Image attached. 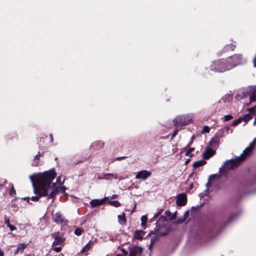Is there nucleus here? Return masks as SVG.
Returning a JSON list of instances; mask_svg holds the SVG:
<instances>
[{
	"label": "nucleus",
	"mask_w": 256,
	"mask_h": 256,
	"mask_svg": "<svg viewBox=\"0 0 256 256\" xmlns=\"http://www.w3.org/2000/svg\"><path fill=\"white\" fill-rule=\"evenodd\" d=\"M56 176V174L54 170H49L40 174L36 179V185L33 184L34 193L37 196L30 198L25 197L23 199L28 202L29 200L37 202L41 196H48V198H54L58 193V190L54 186H50V184Z\"/></svg>",
	"instance_id": "f257e3e1"
},
{
	"label": "nucleus",
	"mask_w": 256,
	"mask_h": 256,
	"mask_svg": "<svg viewBox=\"0 0 256 256\" xmlns=\"http://www.w3.org/2000/svg\"><path fill=\"white\" fill-rule=\"evenodd\" d=\"M256 144V138H254L248 146L246 148L241 155L234 160H230L226 162L225 168L228 170H233L237 168L240 163L248 156Z\"/></svg>",
	"instance_id": "f03ea898"
},
{
	"label": "nucleus",
	"mask_w": 256,
	"mask_h": 256,
	"mask_svg": "<svg viewBox=\"0 0 256 256\" xmlns=\"http://www.w3.org/2000/svg\"><path fill=\"white\" fill-rule=\"evenodd\" d=\"M228 64V67H223L218 70L220 71H226L229 70L237 65L242 64V58L241 54H234L232 56L228 58L227 59Z\"/></svg>",
	"instance_id": "7ed1b4c3"
},
{
	"label": "nucleus",
	"mask_w": 256,
	"mask_h": 256,
	"mask_svg": "<svg viewBox=\"0 0 256 256\" xmlns=\"http://www.w3.org/2000/svg\"><path fill=\"white\" fill-rule=\"evenodd\" d=\"M192 120V118L189 116H176L173 122L176 126H182L190 124Z\"/></svg>",
	"instance_id": "20e7f679"
},
{
	"label": "nucleus",
	"mask_w": 256,
	"mask_h": 256,
	"mask_svg": "<svg viewBox=\"0 0 256 256\" xmlns=\"http://www.w3.org/2000/svg\"><path fill=\"white\" fill-rule=\"evenodd\" d=\"M228 64L226 60H220L215 62L210 66V70L216 72H224V71H220V70L223 67H228Z\"/></svg>",
	"instance_id": "39448f33"
},
{
	"label": "nucleus",
	"mask_w": 256,
	"mask_h": 256,
	"mask_svg": "<svg viewBox=\"0 0 256 256\" xmlns=\"http://www.w3.org/2000/svg\"><path fill=\"white\" fill-rule=\"evenodd\" d=\"M52 236L54 239L52 242V246L62 245L65 240L62 236V234L60 232H55L52 234Z\"/></svg>",
	"instance_id": "423d86ee"
},
{
	"label": "nucleus",
	"mask_w": 256,
	"mask_h": 256,
	"mask_svg": "<svg viewBox=\"0 0 256 256\" xmlns=\"http://www.w3.org/2000/svg\"><path fill=\"white\" fill-rule=\"evenodd\" d=\"M164 214H165V216H160L158 220V222H156V226H160V224H159L160 222H165L166 220V218L168 217V219L170 220H174L176 217V213L172 214V216H171V212L169 211H166L164 213Z\"/></svg>",
	"instance_id": "0eeeda50"
},
{
	"label": "nucleus",
	"mask_w": 256,
	"mask_h": 256,
	"mask_svg": "<svg viewBox=\"0 0 256 256\" xmlns=\"http://www.w3.org/2000/svg\"><path fill=\"white\" fill-rule=\"evenodd\" d=\"M142 248L138 246H134L130 248L129 256H141Z\"/></svg>",
	"instance_id": "6e6552de"
},
{
	"label": "nucleus",
	"mask_w": 256,
	"mask_h": 256,
	"mask_svg": "<svg viewBox=\"0 0 256 256\" xmlns=\"http://www.w3.org/2000/svg\"><path fill=\"white\" fill-rule=\"evenodd\" d=\"M54 222L62 226H65L68 222L67 220L60 213L56 214Z\"/></svg>",
	"instance_id": "1a4fd4ad"
},
{
	"label": "nucleus",
	"mask_w": 256,
	"mask_h": 256,
	"mask_svg": "<svg viewBox=\"0 0 256 256\" xmlns=\"http://www.w3.org/2000/svg\"><path fill=\"white\" fill-rule=\"evenodd\" d=\"M151 175V172L146 170H143L138 172L136 176V178L145 180Z\"/></svg>",
	"instance_id": "9d476101"
},
{
	"label": "nucleus",
	"mask_w": 256,
	"mask_h": 256,
	"mask_svg": "<svg viewBox=\"0 0 256 256\" xmlns=\"http://www.w3.org/2000/svg\"><path fill=\"white\" fill-rule=\"evenodd\" d=\"M187 202L186 196L185 194L182 193L177 196L176 204L179 206H184Z\"/></svg>",
	"instance_id": "9b49d317"
},
{
	"label": "nucleus",
	"mask_w": 256,
	"mask_h": 256,
	"mask_svg": "<svg viewBox=\"0 0 256 256\" xmlns=\"http://www.w3.org/2000/svg\"><path fill=\"white\" fill-rule=\"evenodd\" d=\"M107 197H104V198L98 200V199H96V200H92L90 202V204L92 208L96 207L98 206H100L102 204L104 201L107 200Z\"/></svg>",
	"instance_id": "f8f14e48"
},
{
	"label": "nucleus",
	"mask_w": 256,
	"mask_h": 256,
	"mask_svg": "<svg viewBox=\"0 0 256 256\" xmlns=\"http://www.w3.org/2000/svg\"><path fill=\"white\" fill-rule=\"evenodd\" d=\"M28 244L25 242L19 244L17 246L16 250L14 252V254L16 255L18 253H22L24 248L28 246Z\"/></svg>",
	"instance_id": "ddd939ff"
},
{
	"label": "nucleus",
	"mask_w": 256,
	"mask_h": 256,
	"mask_svg": "<svg viewBox=\"0 0 256 256\" xmlns=\"http://www.w3.org/2000/svg\"><path fill=\"white\" fill-rule=\"evenodd\" d=\"M214 153L212 148H206V152L203 153V158L204 159L208 160L214 155Z\"/></svg>",
	"instance_id": "4468645a"
},
{
	"label": "nucleus",
	"mask_w": 256,
	"mask_h": 256,
	"mask_svg": "<svg viewBox=\"0 0 256 256\" xmlns=\"http://www.w3.org/2000/svg\"><path fill=\"white\" fill-rule=\"evenodd\" d=\"M255 107L254 106L252 108H248V111L250 112L249 114H246L242 118V120L246 122H248L249 120H250L252 118V115L254 114H253V111Z\"/></svg>",
	"instance_id": "2eb2a0df"
},
{
	"label": "nucleus",
	"mask_w": 256,
	"mask_h": 256,
	"mask_svg": "<svg viewBox=\"0 0 256 256\" xmlns=\"http://www.w3.org/2000/svg\"><path fill=\"white\" fill-rule=\"evenodd\" d=\"M219 139L218 137H215L212 138L210 141L209 142V145L210 146L213 147V148H216L218 147L219 144Z\"/></svg>",
	"instance_id": "dca6fc26"
},
{
	"label": "nucleus",
	"mask_w": 256,
	"mask_h": 256,
	"mask_svg": "<svg viewBox=\"0 0 256 256\" xmlns=\"http://www.w3.org/2000/svg\"><path fill=\"white\" fill-rule=\"evenodd\" d=\"M117 175H118L117 174H112V173H106V174H103V177H102V178H98V179L99 180H100V179H104V180H108V178L106 177V176H111L112 178H113L114 179H116L118 178Z\"/></svg>",
	"instance_id": "f3484780"
},
{
	"label": "nucleus",
	"mask_w": 256,
	"mask_h": 256,
	"mask_svg": "<svg viewBox=\"0 0 256 256\" xmlns=\"http://www.w3.org/2000/svg\"><path fill=\"white\" fill-rule=\"evenodd\" d=\"M206 162L204 160L196 161L194 163L193 166L194 168H197L200 166H204V164H206Z\"/></svg>",
	"instance_id": "a211bd4d"
},
{
	"label": "nucleus",
	"mask_w": 256,
	"mask_h": 256,
	"mask_svg": "<svg viewBox=\"0 0 256 256\" xmlns=\"http://www.w3.org/2000/svg\"><path fill=\"white\" fill-rule=\"evenodd\" d=\"M144 235V232L142 230H137L134 234V238L136 239L142 238Z\"/></svg>",
	"instance_id": "6ab92c4d"
},
{
	"label": "nucleus",
	"mask_w": 256,
	"mask_h": 256,
	"mask_svg": "<svg viewBox=\"0 0 256 256\" xmlns=\"http://www.w3.org/2000/svg\"><path fill=\"white\" fill-rule=\"evenodd\" d=\"M219 176L217 174H212L208 178V182L206 184V186L208 187L209 185H211L210 182H213L216 178H217Z\"/></svg>",
	"instance_id": "aec40b11"
},
{
	"label": "nucleus",
	"mask_w": 256,
	"mask_h": 256,
	"mask_svg": "<svg viewBox=\"0 0 256 256\" xmlns=\"http://www.w3.org/2000/svg\"><path fill=\"white\" fill-rule=\"evenodd\" d=\"M93 242L90 240L82 248V252L84 253L85 252H88L91 248L93 244Z\"/></svg>",
	"instance_id": "412c9836"
},
{
	"label": "nucleus",
	"mask_w": 256,
	"mask_h": 256,
	"mask_svg": "<svg viewBox=\"0 0 256 256\" xmlns=\"http://www.w3.org/2000/svg\"><path fill=\"white\" fill-rule=\"evenodd\" d=\"M5 224L9 228L11 231H14L16 230V228L15 226L12 225L10 222V220L8 218H6L5 220Z\"/></svg>",
	"instance_id": "4be33fe9"
},
{
	"label": "nucleus",
	"mask_w": 256,
	"mask_h": 256,
	"mask_svg": "<svg viewBox=\"0 0 256 256\" xmlns=\"http://www.w3.org/2000/svg\"><path fill=\"white\" fill-rule=\"evenodd\" d=\"M118 219L119 222L120 224H122L126 223V220L124 212H122V214L120 215H118Z\"/></svg>",
	"instance_id": "5701e85b"
},
{
	"label": "nucleus",
	"mask_w": 256,
	"mask_h": 256,
	"mask_svg": "<svg viewBox=\"0 0 256 256\" xmlns=\"http://www.w3.org/2000/svg\"><path fill=\"white\" fill-rule=\"evenodd\" d=\"M54 186L57 188H58V192L59 191H60L62 193H64L65 192L66 188L64 186H56V184H54V183L52 184V182H51L50 184V186Z\"/></svg>",
	"instance_id": "b1692460"
},
{
	"label": "nucleus",
	"mask_w": 256,
	"mask_h": 256,
	"mask_svg": "<svg viewBox=\"0 0 256 256\" xmlns=\"http://www.w3.org/2000/svg\"><path fill=\"white\" fill-rule=\"evenodd\" d=\"M235 48V46L232 44H230L224 47V51L227 52L229 50H234Z\"/></svg>",
	"instance_id": "393cba45"
},
{
	"label": "nucleus",
	"mask_w": 256,
	"mask_h": 256,
	"mask_svg": "<svg viewBox=\"0 0 256 256\" xmlns=\"http://www.w3.org/2000/svg\"><path fill=\"white\" fill-rule=\"evenodd\" d=\"M250 94H252L250 92V91L247 89H244L242 92V96H240V98H246L248 96H250Z\"/></svg>",
	"instance_id": "a878e982"
},
{
	"label": "nucleus",
	"mask_w": 256,
	"mask_h": 256,
	"mask_svg": "<svg viewBox=\"0 0 256 256\" xmlns=\"http://www.w3.org/2000/svg\"><path fill=\"white\" fill-rule=\"evenodd\" d=\"M250 94H252L250 92V91L247 89H244L242 92V96H240V98H246L248 96H250Z\"/></svg>",
	"instance_id": "bb28decb"
},
{
	"label": "nucleus",
	"mask_w": 256,
	"mask_h": 256,
	"mask_svg": "<svg viewBox=\"0 0 256 256\" xmlns=\"http://www.w3.org/2000/svg\"><path fill=\"white\" fill-rule=\"evenodd\" d=\"M40 156V153L38 152V154H36L34 158V162L32 165L34 166H37L39 163V157Z\"/></svg>",
	"instance_id": "cd10ccee"
},
{
	"label": "nucleus",
	"mask_w": 256,
	"mask_h": 256,
	"mask_svg": "<svg viewBox=\"0 0 256 256\" xmlns=\"http://www.w3.org/2000/svg\"><path fill=\"white\" fill-rule=\"evenodd\" d=\"M84 232V230L81 228H76L74 230V234L76 236H80Z\"/></svg>",
	"instance_id": "c85d7f7f"
},
{
	"label": "nucleus",
	"mask_w": 256,
	"mask_h": 256,
	"mask_svg": "<svg viewBox=\"0 0 256 256\" xmlns=\"http://www.w3.org/2000/svg\"><path fill=\"white\" fill-rule=\"evenodd\" d=\"M109 203L112 206L114 207H118L120 206V202L118 200H113V201H110Z\"/></svg>",
	"instance_id": "c756f323"
},
{
	"label": "nucleus",
	"mask_w": 256,
	"mask_h": 256,
	"mask_svg": "<svg viewBox=\"0 0 256 256\" xmlns=\"http://www.w3.org/2000/svg\"><path fill=\"white\" fill-rule=\"evenodd\" d=\"M247 89L250 91L251 94H254L256 92V86H249Z\"/></svg>",
	"instance_id": "7c9ffc66"
},
{
	"label": "nucleus",
	"mask_w": 256,
	"mask_h": 256,
	"mask_svg": "<svg viewBox=\"0 0 256 256\" xmlns=\"http://www.w3.org/2000/svg\"><path fill=\"white\" fill-rule=\"evenodd\" d=\"M142 225V226L146 225L147 222V217L146 216H143L141 218Z\"/></svg>",
	"instance_id": "2f4dec72"
},
{
	"label": "nucleus",
	"mask_w": 256,
	"mask_h": 256,
	"mask_svg": "<svg viewBox=\"0 0 256 256\" xmlns=\"http://www.w3.org/2000/svg\"><path fill=\"white\" fill-rule=\"evenodd\" d=\"M242 120V118H239L235 120H234L232 124V126H235L239 124Z\"/></svg>",
	"instance_id": "473e14b6"
},
{
	"label": "nucleus",
	"mask_w": 256,
	"mask_h": 256,
	"mask_svg": "<svg viewBox=\"0 0 256 256\" xmlns=\"http://www.w3.org/2000/svg\"><path fill=\"white\" fill-rule=\"evenodd\" d=\"M194 148H191L188 149L185 153V156H190V154L194 150Z\"/></svg>",
	"instance_id": "72a5a7b5"
},
{
	"label": "nucleus",
	"mask_w": 256,
	"mask_h": 256,
	"mask_svg": "<svg viewBox=\"0 0 256 256\" xmlns=\"http://www.w3.org/2000/svg\"><path fill=\"white\" fill-rule=\"evenodd\" d=\"M210 130V128L208 126H206L203 127L202 132L209 133Z\"/></svg>",
	"instance_id": "f704fd0d"
},
{
	"label": "nucleus",
	"mask_w": 256,
	"mask_h": 256,
	"mask_svg": "<svg viewBox=\"0 0 256 256\" xmlns=\"http://www.w3.org/2000/svg\"><path fill=\"white\" fill-rule=\"evenodd\" d=\"M60 180H61V176H59L57 178L56 180V182L55 183L56 186H57V184H64V179L63 182H61Z\"/></svg>",
	"instance_id": "c9c22d12"
},
{
	"label": "nucleus",
	"mask_w": 256,
	"mask_h": 256,
	"mask_svg": "<svg viewBox=\"0 0 256 256\" xmlns=\"http://www.w3.org/2000/svg\"><path fill=\"white\" fill-rule=\"evenodd\" d=\"M232 118H233V116L230 114L226 115V116H224V121L229 120H231Z\"/></svg>",
	"instance_id": "e433bc0d"
},
{
	"label": "nucleus",
	"mask_w": 256,
	"mask_h": 256,
	"mask_svg": "<svg viewBox=\"0 0 256 256\" xmlns=\"http://www.w3.org/2000/svg\"><path fill=\"white\" fill-rule=\"evenodd\" d=\"M252 96H250V102H256V94H252Z\"/></svg>",
	"instance_id": "4c0bfd02"
},
{
	"label": "nucleus",
	"mask_w": 256,
	"mask_h": 256,
	"mask_svg": "<svg viewBox=\"0 0 256 256\" xmlns=\"http://www.w3.org/2000/svg\"><path fill=\"white\" fill-rule=\"evenodd\" d=\"M121 252H122V256L123 255L124 256H126L127 254H128V251L126 250L124 248H120Z\"/></svg>",
	"instance_id": "58836bf2"
},
{
	"label": "nucleus",
	"mask_w": 256,
	"mask_h": 256,
	"mask_svg": "<svg viewBox=\"0 0 256 256\" xmlns=\"http://www.w3.org/2000/svg\"><path fill=\"white\" fill-rule=\"evenodd\" d=\"M54 250L56 252H60L62 250V248L60 246L55 247L53 248Z\"/></svg>",
	"instance_id": "ea45409f"
},
{
	"label": "nucleus",
	"mask_w": 256,
	"mask_h": 256,
	"mask_svg": "<svg viewBox=\"0 0 256 256\" xmlns=\"http://www.w3.org/2000/svg\"><path fill=\"white\" fill-rule=\"evenodd\" d=\"M13 193L16 194V191L14 189V186H12V188H11V189L10 190V194L11 196H12Z\"/></svg>",
	"instance_id": "a19ab883"
},
{
	"label": "nucleus",
	"mask_w": 256,
	"mask_h": 256,
	"mask_svg": "<svg viewBox=\"0 0 256 256\" xmlns=\"http://www.w3.org/2000/svg\"><path fill=\"white\" fill-rule=\"evenodd\" d=\"M126 158V156L118 157L116 158V160H120Z\"/></svg>",
	"instance_id": "79ce46f5"
},
{
	"label": "nucleus",
	"mask_w": 256,
	"mask_h": 256,
	"mask_svg": "<svg viewBox=\"0 0 256 256\" xmlns=\"http://www.w3.org/2000/svg\"><path fill=\"white\" fill-rule=\"evenodd\" d=\"M178 130H175L174 132V134H173L172 135V138H174L177 134H178Z\"/></svg>",
	"instance_id": "37998d69"
},
{
	"label": "nucleus",
	"mask_w": 256,
	"mask_h": 256,
	"mask_svg": "<svg viewBox=\"0 0 256 256\" xmlns=\"http://www.w3.org/2000/svg\"><path fill=\"white\" fill-rule=\"evenodd\" d=\"M98 144H100V148H102L104 146V143L103 142H98Z\"/></svg>",
	"instance_id": "c03bdc74"
},
{
	"label": "nucleus",
	"mask_w": 256,
	"mask_h": 256,
	"mask_svg": "<svg viewBox=\"0 0 256 256\" xmlns=\"http://www.w3.org/2000/svg\"><path fill=\"white\" fill-rule=\"evenodd\" d=\"M160 214V212H158V213H156L155 216H154V218H157L158 216H159V215Z\"/></svg>",
	"instance_id": "a18cd8bd"
},
{
	"label": "nucleus",
	"mask_w": 256,
	"mask_h": 256,
	"mask_svg": "<svg viewBox=\"0 0 256 256\" xmlns=\"http://www.w3.org/2000/svg\"><path fill=\"white\" fill-rule=\"evenodd\" d=\"M4 252L1 250H0V256H4Z\"/></svg>",
	"instance_id": "49530a36"
},
{
	"label": "nucleus",
	"mask_w": 256,
	"mask_h": 256,
	"mask_svg": "<svg viewBox=\"0 0 256 256\" xmlns=\"http://www.w3.org/2000/svg\"><path fill=\"white\" fill-rule=\"evenodd\" d=\"M224 168V166H222V167H220L219 169L220 170V172H221V171L222 170H223Z\"/></svg>",
	"instance_id": "de8ad7c7"
},
{
	"label": "nucleus",
	"mask_w": 256,
	"mask_h": 256,
	"mask_svg": "<svg viewBox=\"0 0 256 256\" xmlns=\"http://www.w3.org/2000/svg\"><path fill=\"white\" fill-rule=\"evenodd\" d=\"M183 222V220H178L176 222V223L177 224H180V223H182Z\"/></svg>",
	"instance_id": "09e8293b"
},
{
	"label": "nucleus",
	"mask_w": 256,
	"mask_h": 256,
	"mask_svg": "<svg viewBox=\"0 0 256 256\" xmlns=\"http://www.w3.org/2000/svg\"><path fill=\"white\" fill-rule=\"evenodd\" d=\"M117 196V195H113L112 197V198H115Z\"/></svg>",
	"instance_id": "8fccbe9b"
},
{
	"label": "nucleus",
	"mask_w": 256,
	"mask_h": 256,
	"mask_svg": "<svg viewBox=\"0 0 256 256\" xmlns=\"http://www.w3.org/2000/svg\"><path fill=\"white\" fill-rule=\"evenodd\" d=\"M234 216H232L230 218V220H231L232 218H233V217Z\"/></svg>",
	"instance_id": "3c124183"
},
{
	"label": "nucleus",
	"mask_w": 256,
	"mask_h": 256,
	"mask_svg": "<svg viewBox=\"0 0 256 256\" xmlns=\"http://www.w3.org/2000/svg\"><path fill=\"white\" fill-rule=\"evenodd\" d=\"M116 256H122V254H118Z\"/></svg>",
	"instance_id": "603ef678"
},
{
	"label": "nucleus",
	"mask_w": 256,
	"mask_h": 256,
	"mask_svg": "<svg viewBox=\"0 0 256 256\" xmlns=\"http://www.w3.org/2000/svg\"><path fill=\"white\" fill-rule=\"evenodd\" d=\"M50 136H51V139H52V140L53 138H52V134H50Z\"/></svg>",
	"instance_id": "864d4df0"
}]
</instances>
